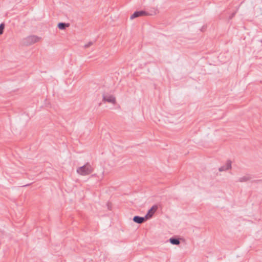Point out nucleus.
Listing matches in <instances>:
<instances>
[{"label": "nucleus", "mask_w": 262, "mask_h": 262, "mask_svg": "<svg viewBox=\"0 0 262 262\" xmlns=\"http://www.w3.org/2000/svg\"><path fill=\"white\" fill-rule=\"evenodd\" d=\"M232 162L231 160H227L226 165L222 166L221 167L219 168V170L220 171H226L229 169H231L232 166H231Z\"/></svg>", "instance_id": "20e7f679"}, {"label": "nucleus", "mask_w": 262, "mask_h": 262, "mask_svg": "<svg viewBox=\"0 0 262 262\" xmlns=\"http://www.w3.org/2000/svg\"><path fill=\"white\" fill-rule=\"evenodd\" d=\"M93 41H90L88 43L84 45V48H87L92 46L93 44Z\"/></svg>", "instance_id": "f8f14e48"}, {"label": "nucleus", "mask_w": 262, "mask_h": 262, "mask_svg": "<svg viewBox=\"0 0 262 262\" xmlns=\"http://www.w3.org/2000/svg\"><path fill=\"white\" fill-rule=\"evenodd\" d=\"M169 242L174 245H179L180 244V241L179 238L176 237H171L169 239Z\"/></svg>", "instance_id": "1a4fd4ad"}, {"label": "nucleus", "mask_w": 262, "mask_h": 262, "mask_svg": "<svg viewBox=\"0 0 262 262\" xmlns=\"http://www.w3.org/2000/svg\"><path fill=\"white\" fill-rule=\"evenodd\" d=\"M157 9H154L153 12H152V13H150L148 12H146L145 11H144V10H141V11H137L136 12H135L130 17V19H133L135 18H137V17H140V16H146V15H155L157 14Z\"/></svg>", "instance_id": "f03ea898"}, {"label": "nucleus", "mask_w": 262, "mask_h": 262, "mask_svg": "<svg viewBox=\"0 0 262 262\" xmlns=\"http://www.w3.org/2000/svg\"><path fill=\"white\" fill-rule=\"evenodd\" d=\"M30 184H27V185H24L23 186H29Z\"/></svg>", "instance_id": "2eb2a0df"}, {"label": "nucleus", "mask_w": 262, "mask_h": 262, "mask_svg": "<svg viewBox=\"0 0 262 262\" xmlns=\"http://www.w3.org/2000/svg\"><path fill=\"white\" fill-rule=\"evenodd\" d=\"M157 209L158 206L157 205L152 206V207L148 210L147 213L145 215V216L147 217V219L151 218L155 213V212L156 211Z\"/></svg>", "instance_id": "39448f33"}, {"label": "nucleus", "mask_w": 262, "mask_h": 262, "mask_svg": "<svg viewBox=\"0 0 262 262\" xmlns=\"http://www.w3.org/2000/svg\"><path fill=\"white\" fill-rule=\"evenodd\" d=\"M235 12L232 13L231 16H230L229 19H232L235 15Z\"/></svg>", "instance_id": "4468645a"}, {"label": "nucleus", "mask_w": 262, "mask_h": 262, "mask_svg": "<svg viewBox=\"0 0 262 262\" xmlns=\"http://www.w3.org/2000/svg\"><path fill=\"white\" fill-rule=\"evenodd\" d=\"M94 170L93 165L90 163H86L83 165V176L91 174Z\"/></svg>", "instance_id": "7ed1b4c3"}, {"label": "nucleus", "mask_w": 262, "mask_h": 262, "mask_svg": "<svg viewBox=\"0 0 262 262\" xmlns=\"http://www.w3.org/2000/svg\"><path fill=\"white\" fill-rule=\"evenodd\" d=\"M40 39L41 37L33 35L24 38L22 43L24 45L28 46L38 42Z\"/></svg>", "instance_id": "f257e3e1"}, {"label": "nucleus", "mask_w": 262, "mask_h": 262, "mask_svg": "<svg viewBox=\"0 0 262 262\" xmlns=\"http://www.w3.org/2000/svg\"><path fill=\"white\" fill-rule=\"evenodd\" d=\"M58 28L60 30H64L70 26V24L65 23H59L58 24Z\"/></svg>", "instance_id": "9d476101"}, {"label": "nucleus", "mask_w": 262, "mask_h": 262, "mask_svg": "<svg viewBox=\"0 0 262 262\" xmlns=\"http://www.w3.org/2000/svg\"><path fill=\"white\" fill-rule=\"evenodd\" d=\"M103 100L105 102L115 103L116 102L115 98L112 95H103Z\"/></svg>", "instance_id": "423d86ee"}, {"label": "nucleus", "mask_w": 262, "mask_h": 262, "mask_svg": "<svg viewBox=\"0 0 262 262\" xmlns=\"http://www.w3.org/2000/svg\"><path fill=\"white\" fill-rule=\"evenodd\" d=\"M77 172L79 173L80 174H82V166L79 167L77 170Z\"/></svg>", "instance_id": "ddd939ff"}, {"label": "nucleus", "mask_w": 262, "mask_h": 262, "mask_svg": "<svg viewBox=\"0 0 262 262\" xmlns=\"http://www.w3.org/2000/svg\"><path fill=\"white\" fill-rule=\"evenodd\" d=\"M147 220V217H146L145 216L144 217H141L137 215L135 216L133 219L134 222L138 224H142L145 222Z\"/></svg>", "instance_id": "0eeeda50"}, {"label": "nucleus", "mask_w": 262, "mask_h": 262, "mask_svg": "<svg viewBox=\"0 0 262 262\" xmlns=\"http://www.w3.org/2000/svg\"><path fill=\"white\" fill-rule=\"evenodd\" d=\"M5 28V25L3 23H2L0 25V35L2 34L4 32V29Z\"/></svg>", "instance_id": "9b49d317"}, {"label": "nucleus", "mask_w": 262, "mask_h": 262, "mask_svg": "<svg viewBox=\"0 0 262 262\" xmlns=\"http://www.w3.org/2000/svg\"><path fill=\"white\" fill-rule=\"evenodd\" d=\"M252 179V177L249 174H247L245 176L239 178L238 180L239 182H246Z\"/></svg>", "instance_id": "6e6552de"}]
</instances>
